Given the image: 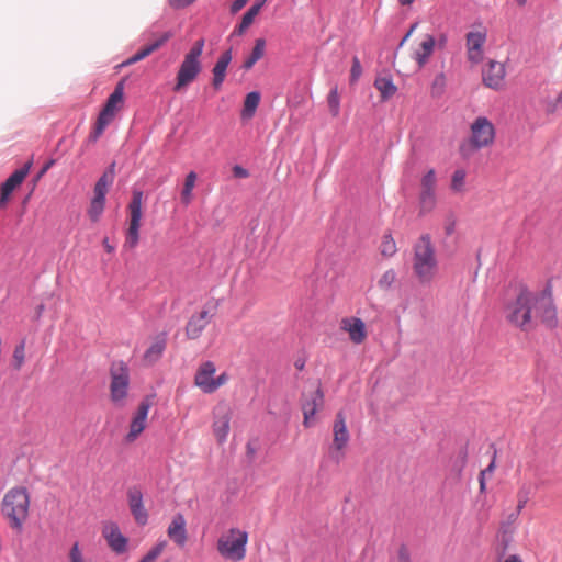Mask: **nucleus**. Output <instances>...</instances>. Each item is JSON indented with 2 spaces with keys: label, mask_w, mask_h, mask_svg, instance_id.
<instances>
[{
  "label": "nucleus",
  "mask_w": 562,
  "mask_h": 562,
  "mask_svg": "<svg viewBox=\"0 0 562 562\" xmlns=\"http://www.w3.org/2000/svg\"><path fill=\"white\" fill-rule=\"evenodd\" d=\"M438 270L436 248L430 234H423L413 246V271L422 284H429Z\"/></svg>",
  "instance_id": "nucleus-1"
},
{
  "label": "nucleus",
  "mask_w": 562,
  "mask_h": 562,
  "mask_svg": "<svg viewBox=\"0 0 562 562\" xmlns=\"http://www.w3.org/2000/svg\"><path fill=\"white\" fill-rule=\"evenodd\" d=\"M30 495L25 487L9 490L1 503V512L9 519L10 527L19 532L29 516Z\"/></svg>",
  "instance_id": "nucleus-2"
},
{
  "label": "nucleus",
  "mask_w": 562,
  "mask_h": 562,
  "mask_svg": "<svg viewBox=\"0 0 562 562\" xmlns=\"http://www.w3.org/2000/svg\"><path fill=\"white\" fill-rule=\"evenodd\" d=\"M535 294L521 285L515 301L506 306V319L522 331L535 328L531 312L533 311Z\"/></svg>",
  "instance_id": "nucleus-3"
},
{
  "label": "nucleus",
  "mask_w": 562,
  "mask_h": 562,
  "mask_svg": "<svg viewBox=\"0 0 562 562\" xmlns=\"http://www.w3.org/2000/svg\"><path fill=\"white\" fill-rule=\"evenodd\" d=\"M248 533L236 528H232L228 535L223 536L217 541V551L228 560L240 561L246 555V544Z\"/></svg>",
  "instance_id": "nucleus-4"
},
{
  "label": "nucleus",
  "mask_w": 562,
  "mask_h": 562,
  "mask_svg": "<svg viewBox=\"0 0 562 562\" xmlns=\"http://www.w3.org/2000/svg\"><path fill=\"white\" fill-rule=\"evenodd\" d=\"M110 397L115 405L122 406L130 387V370L123 360L112 362L110 367Z\"/></svg>",
  "instance_id": "nucleus-5"
},
{
  "label": "nucleus",
  "mask_w": 562,
  "mask_h": 562,
  "mask_svg": "<svg viewBox=\"0 0 562 562\" xmlns=\"http://www.w3.org/2000/svg\"><path fill=\"white\" fill-rule=\"evenodd\" d=\"M533 311L536 317H540L546 327L553 329L558 326L557 308L553 303L550 283L546 285L540 294L535 295Z\"/></svg>",
  "instance_id": "nucleus-6"
},
{
  "label": "nucleus",
  "mask_w": 562,
  "mask_h": 562,
  "mask_svg": "<svg viewBox=\"0 0 562 562\" xmlns=\"http://www.w3.org/2000/svg\"><path fill=\"white\" fill-rule=\"evenodd\" d=\"M143 191L134 189L132 192V200L128 203L130 225L126 232L124 246L127 248H135L139 241V228L142 220V203Z\"/></svg>",
  "instance_id": "nucleus-7"
},
{
  "label": "nucleus",
  "mask_w": 562,
  "mask_h": 562,
  "mask_svg": "<svg viewBox=\"0 0 562 562\" xmlns=\"http://www.w3.org/2000/svg\"><path fill=\"white\" fill-rule=\"evenodd\" d=\"M495 137L494 125L485 117L479 116L471 126V144L475 149L486 147Z\"/></svg>",
  "instance_id": "nucleus-8"
},
{
  "label": "nucleus",
  "mask_w": 562,
  "mask_h": 562,
  "mask_svg": "<svg viewBox=\"0 0 562 562\" xmlns=\"http://www.w3.org/2000/svg\"><path fill=\"white\" fill-rule=\"evenodd\" d=\"M202 70L200 60L184 55L182 63L176 77V85L173 91H180L191 82H193Z\"/></svg>",
  "instance_id": "nucleus-9"
},
{
  "label": "nucleus",
  "mask_w": 562,
  "mask_h": 562,
  "mask_svg": "<svg viewBox=\"0 0 562 562\" xmlns=\"http://www.w3.org/2000/svg\"><path fill=\"white\" fill-rule=\"evenodd\" d=\"M324 405V392L321 383L318 382L317 387L308 395L303 394L302 411H303V425L308 428L312 426V418L315 416L317 411Z\"/></svg>",
  "instance_id": "nucleus-10"
},
{
  "label": "nucleus",
  "mask_w": 562,
  "mask_h": 562,
  "mask_svg": "<svg viewBox=\"0 0 562 562\" xmlns=\"http://www.w3.org/2000/svg\"><path fill=\"white\" fill-rule=\"evenodd\" d=\"M32 161H27L23 167L16 169L0 188V209H4L10 200V195L27 176Z\"/></svg>",
  "instance_id": "nucleus-11"
},
{
  "label": "nucleus",
  "mask_w": 562,
  "mask_h": 562,
  "mask_svg": "<svg viewBox=\"0 0 562 562\" xmlns=\"http://www.w3.org/2000/svg\"><path fill=\"white\" fill-rule=\"evenodd\" d=\"M151 406L149 397H145L138 405L135 416L132 418L130 425V431L127 432L125 440L133 442L146 427V419Z\"/></svg>",
  "instance_id": "nucleus-12"
},
{
  "label": "nucleus",
  "mask_w": 562,
  "mask_h": 562,
  "mask_svg": "<svg viewBox=\"0 0 562 562\" xmlns=\"http://www.w3.org/2000/svg\"><path fill=\"white\" fill-rule=\"evenodd\" d=\"M127 501L130 510L139 526H145L148 521V513L143 504V493L139 487L132 486L127 490Z\"/></svg>",
  "instance_id": "nucleus-13"
},
{
  "label": "nucleus",
  "mask_w": 562,
  "mask_h": 562,
  "mask_svg": "<svg viewBox=\"0 0 562 562\" xmlns=\"http://www.w3.org/2000/svg\"><path fill=\"white\" fill-rule=\"evenodd\" d=\"M505 78V67L503 64L491 60L487 67L483 69V82L486 87L499 90Z\"/></svg>",
  "instance_id": "nucleus-14"
},
{
  "label": "nucleus",
  "mask_w": 562,
  "mask_h": 562,
  "mask_svg": "<svg viewBox=\"0 0 562 562\" xmlns=\"http://www.w3.org/2000/svg\"><path fill=\"white\" fill-rule=\"evenodd\" d=\"M465 38L468 48V59L474 64L480 63L483 58V45L486 41V33L469 32Z\"/></svg>",
  "instance_id": "nucleus-15"
},
{
  "label": "nucleus",
  "mask_w": 562,
  "mask_h": 562,
  "mask_svg": "<svg viewBox=\"0 0 562 562\" xmlns=\"http://www.w3.org/2000/svg\"><path fill=\"white\" fill-rule=\"evenodd\" d=\"M172 31H166L164 32L156 41L150 43L149 45H146L142 49H139L136 54H134L132 57L123 61L120 66H130L133 65L147 56H149L155 50L159 49L161 46H164L171 37H173Z\"/></svg>",
  "instance_id": "nucleus-16"
},
{
  "label": "nucleus",
  "mask_w": 562,
  "mask_h": 562,
  "mask_svg": "<svg viewBox=\"0 0 562 562\" xmlns=\"http://www.w3.org/2000/svg\"><path fill=\"white\" fill-rule=\"evenodd\" d=\"M210 319L211 316L206 310L191 315L184 328L187 338L191 340L198 339L210 323Z\"/></svg>",
  "instance_id": "nucleus-17"
},
{
  "label": "nucleus",
  "mask_w": 562,
  "mask_h": 562,
  "mask_svg": "<svg viewBox=\"0 0 562 562\" xmlns=\"http://www.w3.org/2000/svg\"><path fill=\"white\" fill-rule=\"evenodd\" d=\"M341 329L349 334V338L353 344H361L367 337L364 322L358 317L344 318L341 321Z\"/></svg>",
  "instance_id": "nucleus-18"
},
{
  "label": "nucleus",
  "mask_w": 562,
  "mask_h": 562,
  "mask_svg": "<svg viewBox=\"0 0 562 562\" xmlns=\"http://www.w3.org/2000/svg\"><path fill=\"white\" fill-rule=\"evenodd\" d=\"M109 547L116 554H123L127 551V538L120 531L117 525L112 524L109 529L103 531Z\"/></svg>",
  "instance_id": "nucleus-19"
},
{
  "label": "nucleus",
  "mask_w": 562,
  "mask_h": 562,
  "mask_svg": "<svg viewBox=\"0 0 562 562\" xmlns=\"http://www.w3.org/2000/svg\"><path fill=\"white\" fill-rule=\"evenodd\" d=\"M232 58V48H228L225 52H223L220 55L218 59L216 60L212 69V86L214 87L215 90H218L222 87L226 77L227 67L231 64Z\"/></svg>",
  "instance_id": "nucleus-20"
},
{
  "label": "nucleus",
  "mask_w": 562,
  "mask_h": 562,
  "mask_svg": "<svg viewBox=\"0 0 562 562\" xmlns=\"http://www.w3.org/2000/svg\"><path fill=\"white\" fill-rule=\"evenodd\" d=\"M124 82H125V79H122L121 81H119L116 83L114 91L110 94L102 111L99 113L100 116H103V117L112 121V119L115 115L117 103L123 102Z\"/></svg>",
  "instance_id": "nucleus-21"
},
{
  "label": "nucleus",
  "mask_w": 562,
  "mask_h": 562,
  "mask_svg": "<svg viewBox=\"0 0 562 562\" xmlns=\"http://www.w3.org/2000/svg\"><path fill=\"white\" fill-rule=\"evenodd\" d=\"M333 430V449L340 451L347 446L349 441V432L347 430L345 416L341 412H338L336 415Z\"/></svg>",
  "instance_id": "nucleus-22"
},
{
  "label": "nucleus",
  "mask_w": 562,
  "mask_h": 562,
  "mask_svg": "<svg viewBox=\"0 0 562 562\" xmlns=\"http://www.w3.org/2000/svg\"><path fill=\"white\" fill-rule=\"evenodd\" d=\"M168 536L179 546H183L187 541L186 519L182 514L178 513L173 516L169 527Z\"/></svg>",
  "instance_id": "nucleus-23"
},
{
  "label": "nucleus",
  "mask_w": 562,
  "mask_h": 562,
  "mask_svg": "<svg viewBox=\"0 0 562 562\" xmlns=\"http://www.w3.org/2000/svg\"><path fill=\"white\" fill-rule=\"evenodd\" d=\"M215 371H216V368L212 361L203 362L200 366V368L198 369L195 376H194V383L204 393H206V390L209 387L210 382L213 380V374L215 373Z\"/></svg>",
  "instance_id": "nucleus-24"
},
{
  "label": "nucleus",
  "mask_w": 562,
  "mask_h": 562,
  "mask_svg": "<svg viewBox=\"0 0 562 562\" xmlns=\"http://www.w3.org/2000/svg\"><path fill=\"white\" fill-rule=\"evenodd\" d=\"M166 345H167L166 333H161L160 335H158L155 338V341L145 351L144 360L149 364L157 362L161 358V356L166 349Z\"/></svg>",
  "instance_id": "nucleus-25"
},
{
  "label": "nucleus",
  "mask_w": 562,
  "mask_h": 562,
  "mask_svg": "<svg viewBox=\"0 0 562 562\" xmlns=\"http://www.w3.org/2000/svg\"><path fill=\"white\" fill-rule=\"evenodd\" d=\"M231 417L226 411H221L215 414L213 423V432L220 443H223L229 431Z\"/></svg>",
  "instance_id": "nucleus-26"
},
{
  "label": "nucleus",
  "mask_w": 562,
  "mask_h": 562,
  "mask_svg": "<svg viewBox=\"0 0 562 562\" xmlns=\"http://www.w3.org/2000/svg\"><path fill=\"white\" fill-rule=\"evenodd\" d=\"M436 45V40L432 35L427 34L420 43V49L415 53V60L419 68H423L431 56Z\"/></svg>",
  "instance_id": "nucleus-27"
},
{
  "label": "nucleus",
  "mask_w": 562,
  "mask_h": 562,
  "mask_svg": "<svg viewBox=\"0 0 562 562\" xmlns=\"http://www.w3.org/2000/svg\"><path fill=\"white\" fill-rule=\"evenodd\" d=\"M266 40L260 37L255 41V46L250 55L245 59L243 69L250 70L255 64L260 60L265 55Z\"/></svg>",
  "instance_id": "nucleus-28"
},
{
  "label": "nucleus",
  "mask_w": 562,
  "mask_h": 562,
  "mask_svg": "<svg viewBox=\"0 0 562 562\" xmlns=\"http://www.w3.org/2000/svg\"><path fill=\"white\" fill-rule=\"evenodd\" d=\"M374 87L376 88V90H379V92L381 94V99L383 101L389 100L397 91V88L393 83V80L391 77H378L374 80Z\"/></svg>",
  "instance_id": "nucleus-29"
},
{
  "label": "nucleus",
  "mask_w": 562,
  "mask_h": 562,
  "mask_svg": "<svg viewBox=\"0 0 562 562\" xmlns=\"http://www.w3.org/2000/svg\"><path fill=\"white\" fill-rule=\"evenodd\" d=\"M260 98L261 97L258 91H251L246 95L241 111V116L244 119H251L255 115V112L260 102Z\"/></svg>",
  "instance_id": "nucleus-30"
},
{
  "label": "nucleus",
  "mask_w": 562,
  "mask_h": 562,
  "mask_svg": "<svg viewBox=\"0 0 562 562\" xmlns=\"http://www.w3.org/2000/svg\"><path fill=\"white\" fill-rule=\"evenodd\" d=\"M419 203L422 213L430 212L436 204L435 191L422 189Z\"/></svg>",
  "instance_id": "nucleus-31"
},
{
  "label": "nucleus",
  "mask_w": 562,
  "mask_h": 562,
  "mask_svg": "<svg viewBox=\"0 0 562 562\" xmlns=\"http://www.w3.org/2000/svg\"><path fill=\"white\" fill-rule=\"evenodd\" d=\"M105 206V200L99 198H92L90 206L88 209V215L90 220L95 223L100 220Z\"/></svg>",
  "instance_id": "nucleus-32"
},
{
  "label": "nucleus",
  "mask_w": 562,
  "mask_h": 562,
  "mask_svg": "<svg viewBox=\"0 0 562 562\" xmlns=\"http://www.w3.org/2000/svg\"><path fill=\"white\" fill-rule=\"evenodd\" d=\"M380 251H381V255L384 257H393L396 254V251H397L396 243L393 239L391 233H386L383 235L382 243L380 246Z\"/></svg>",
  "instance_id": "nucleus-33"
},
{
  "label": "nucleus",
  "mask_w": 562,
  "mask_h": 562,
  "mask_svg": "<svg viewBox=\"0 0 562 562\" xmlns=\"http://www.w3.org/2000/svg\"><path fill=\"white\" fill-rule=\"evenodd\" d=\"M195 180L196 173L194 171H190L186 177L184 186L181 192V201L186 205L189 204L191 201L192 189L195 184Z\"/></svg>",
  "instance_id": "nucleus-34"
},
{
  "label": "nucleus",
  "mask_w": 562,
  "mask_h": 562,
  "mask_svg": "<svg viewBox=\"0 0 562 562\" xmlns=\"http://www.w3.org/2000/svg\"><path fill=\"white\" fill-rule=\"evenodd\" d=\"M110 120L98 115L95 125L93 127V131L88 136V142L94 143L99 139V137L103 134L105 127L110 124Z\"/></svg>",
  "instance_id": "nucleus-35"
},
{
  "label": "nucleus",
  "mask_w": 562,
  "mask_h": 562,
  "mask_svg": "<svg viewBox=\"0 0 562 562\" xmlns=\"http://www.w3.org/2000/svg\"><path fill=\"white\" fill-rule=\"evenodd\" d=\"M112 183L113 181L111 179L101 176L94 184L93 196L105 200L106 193Z\"/></svg>",
  "instance_id": "nucleus-36"
},
{
  "label": "nucleus",
  "mask_w": 562,
  "mask_h": 562,
  "mask_svg": "<svg viewBox=\"0 0 562 562\" xmlns=\"http://www.w3.org/2000/svg\"><path fill=\"white\" fill-rule=\"evenodd\" d=\"M166 546L167 542L165 540L157 542L138 562H156Z\"/></svg>",
  "instance_id": "nucleus-37"
},
{
  "label": "nucleus",
  "mask_w": 562,
  "mask_h": 562,
  "mask_svg": "<svg viewBox=\"0 0 562 562\" xmlns=\"http://www.w3.org/2000/svg\"><path fill=\"white\" fill-rule=\"evenodd\" d=\"M395 280L396 272L393 269H389L382 274V277L378 281V285L380 286V289L387 291L392 288Z\"/></svg>",
  "instance_id": "nucleus-38"
},
{
  "label": "nucleus",
  "mask_w": 562,
  "mask_h": 562,
  "mask_svg": "<svg viewBox=\"0 0 562 562\" xmlns=\"http://www.w3.org/2000/svg\"><path fill=\"white\" fill-rule=\"evenodd\" d=\"M465 171L463 169H457L451 179V189L456 192H460L463 189L465 180Z\"/></svg>",
  "instance_id": "nucleus-39"
},
{
  "label": "nucleus",
  "mask_w": 562,
  "mask_h": 562,
  "mask_svg": "<svg viewBox=\"0 0 562 562\" xmlns=\"http://www.w3.org/2000/svg\"><path fill=\"white\" fill-rule=\"evenodd\" d=\"M530 488L522 485L517 492V508L516 510L521 512L529 501Z\"/></svg>",
  "instance_id": "nucleus-40"
},
{
  "label": "nucleus",
  "mask_w": 562,
  "mask_h": 562,
  "mask_svg": "<svg viewBox=\"0 0 562 562\" xmlns=\"http://www.w3.org/2000/svg\"><path fill=\"white\" fill-rule=\"evenodd\" d=\"M327 102L331 114L337 116L339 113V95L336 87L330 90Z\"/></svg>",
  "instance_id": "nucleus-41"
},
{
  "label": "nucleus",
  "mask_w": 562,
  "mask_h": 562,
  "mask_svg": "<svg viewBox=\"0 0 562 562\" xmlns=\"http://www.w3.org/2000/svg\"><path fill=\"white\" fill-rule=\"evenodd\" d=\"M204 43H205L204 38H200V40L195 41L193 46L190 48V50L186 55L200 60V57L203 53Z\"/></svg>",
  "instance_id": "nucleus-42"
},
{
  "label": "nucleus",
  "mask_w": 562,
  "mask_h": 562,
  "mask_svg": "<svg viewBox=\"0 0 562 562\" xmlns=\"http://www.w3.org/2000/svg\"><path fill=\"white\" fill-rule=\"evenodd\" d=\"M361 74H362V67H361L360 60L357 56H355L352 58V65H351V69H350V82L351 83L357 82L358 79L360 78Z\"/></svg>",
  "instance_id": "nucleus-43"
},
{
  "label": "nucleus",
  "mask_w": 562,
  "mask_h": 562,
  "mask_svg": "<svg viewBox=\"0 0 562 562\" xmlns=\"http://www.w3.org/2000/svg\"><path fill=\"white\" fill-rule=\"evenodd\" d=\"M259 5L260 4H252L243 15L241 22L245 24H248L249 26L252 24L255 18L259 13Z\"/></svg>",
  "instance_id": "nucleus-44"
},
{
  "label": "nucleus",
  "mask_w": 562,
  "mask_h": 562,
  "mask_svg": "<svg viewBox=\"0 0 562 562\" xmlns=\"http://www.w3.org/2000/svg\"><path fill=\"white\" fill-rule=\"evenodd\" d=\"M436 183L435 170L430 169L422 179V188L427 190H434Z\"/></svg>",
  "instance_id": "nucleus-45"
},
{
  "label": "nucleus",
  "mask_w": 562,
  "mask_h": 562,
  "mask_svg": "<svg viewBox=\"0 0 562 562\" xmlns=\"http://www.w3.org/2000/svg\"><path fill=\"white\" fill-rule=\"evenodd\" d=\"M226 373L220 374L217 378H213V380L210 382L209 387L206 390V393H213L215 392L220 386L226 383L227 381Z\"/></svg>",
  "instance_id": "nucleus-46"
},
{
  "label": "nucleus",
  "mask_w": 562,
  "mask_h": 562,
  "mask_svg": "<svg viewBox=\"0 0 562 562\" xmlns=\"http://www.w3.org/2000/svg\"><path fill=\"white\" fill-rule=\"evenodd\" d=\"M521 512L515 510L514 513H510L506 520L502 522L501 527L504 533L509 531L510 525L515 524L518 519Z\"/></svg>",
  "instance_id": "nucleus-47"
},
{
  "label": "nucleus",
  "mask_w": 562,
  "mask_h": 562,
  "mask_svg": "<svg viewBox=\"0 0 562 562\" xmlns=\"http://www.w3.org/2000/svg\"><path fill=\"white\" fill-rule=\"evenodd\" d=\"M69 559H70V562H85L83 557L79 550V546L77 542L70 549Z\"/></svg>",
  "instance_id": "nucleus-48"
},
{
  "label": "nucleus",
  "mask_w": 562,
  "mask_h": 562,
  "mask_svg": "<svg viewBox=\"0 0 562 562\" xmlns=\"http://www.w3.org/2000/svg\"><path fill=\"white\" fill-rule=\"evenodd\" d=\"M13 357L14 360L18 362L16 368L19 369L24 360V342L15 347Z\"/></svg>",
  "instance_id": "nucleus-49"
},
{
  "label": "nucleus",
  "mask_w": 562,
  "mask_h": 562,
  "mask_svg": "<svg viewBox=\"0 0 562 562\" xmlns=\"http://www.w3.org/2000/svg\"><path fill=\"white\" fill-rule=\"evenodd\" d=\"M195 0H168V4L175 9L180 10L191 5Z\"/></svg>",
  "instance_id": "nucleus-50"
},
{
  "label": "nucleus",
  "mask_w": 562,
  "mask_h": 562,
  "mask_svg": "<svg viewBox=\"0 0 562 562\" xmlns=\"http://www.w3.org/2000/svg\"><path fill=\"white\" fill-rule=\"evenodd\" d=\"M398 562H411V555L407 547L402 544L397 552Z\"/></svg>",
  "instance_id": "nucleus-51"
},
{
  "label": "nucleus",
  "mask_w": 562,
  "mask_h": 562,
  "mask_svg": "<svg viewBox=\"0 0 562 562\" xmlns=\"http://www.w3.org/2000/svg\"><path fill=\"white\" fill-rule=\"evenodd\" d=\"M233 175L236 178L244 179V178H247L249 176V172L244 167H241L239 165H235L233 167Z\"/></svg>",
  "instance_id": "nucleus-52"
},
{
  "label": "nucleus",
  "mask_w": 562,
  "mask_h": 562,
  "mask_svg": "<svg viewBox=\"0 0 562 562\" xmlns=\"http://www.w3.org/2000/svg\"><path fill=\"white\" fill-rule=\"evenodd\" d=\"M248 2V0H235L231 5V13L236 14L239 12Z\"/></svg>",
  "instance_id": "nucleus-53"
},
{
  "label": "nucleus",
  "mask_w": 562,
  "mask_h": 562,
  "mask_svg": "<svg viewBox=\"0 0 562 562\" xmlns=\"http://www.w3.org/2000/svg\"><path fill=\"white\" fill-rule=\"evenodd\" d=\"M56 160L55 159H49L48 161H46L43 167L41 168V170L38 171L37 176H36V180H38L41 177H43L54 165H55Z\"/></svg>",
  "instance_id": "nucleus-54"
},
{
  "label": "nucleus",
  "mask_w": 562,
  "mask_h": 562,
  "mask_svg": "<svg viewBox=\"0 0 562 562\" xmlns=\"http://www.w3.org/2000/svg\"><path fill=\"white\" fill-rule=\"evenodd\" d=\"M102 177H105L108 179H111L114 181L115 178V161L111 162L106 170L102 173Z\"/></svg>",
  "instance_id": "nucleus-55"
},
{
  "label": "nucleus",
  "mask_w": 562,
  "mask_h": 562,
  "mask_svg": "<svg viewBox=\"0 0 562 562\" xmlns=\"http://www.w3.org/2000/svg\"><path fill=\"white\" fill-rule=\"evenodd\" d=\"M249 29V25L248 24H245L244 22L240 21V23L238 25H236V27L234 29L233 31V35H237V36H240L243 35L247 30Z\"/></svg>",
  "instance_id": "nucleus-56"
},
{
  "label": "nucleus",
  "mask_w": 562,
  "mask_h": 562,
  "mask_svg": "<svg viewBox=\"0 0 562 562\" xmlns=\"http://www.w3.org/2000/svg\"><path fill=\"white\" fill-rule=\"evenodd\" d=\"M495 457H496V452L494 453V457L491 461V463L484 469L482 470L480 473H484V477L488 474H493L494 470H495Z\"/></svg>",
  "instance_id": "nucleus-57"
},
{
  "label": "nucleus",
  "mask_w": 562,
  "mask_h": 562,
  "mask_svg": "<svg viewBox=\"0 0 562 562\" xmlns=\"http://www.w3.org/2000/svg\"><path fill=\"white\" fill-rule=\"evenodd\" d=\"M256 452H257V449L256 447L252 445V442H248L246 445V453H247V457L252 460L256 456Z\"/></svg>",
  "instance_id": "nucleus-58"
},
{
  "label": "nucleus",
  "mask_w": 562,
  "mask_h": 562,
  "mask_svg": "<svg viewBox=\"0 0 562 562\" xmlns=\"http://www.w3.org/2000/svg\"><path fill=\"white\" fill-rule=\"evenodd\" d=\"M454 228H456V222L454 221H450L446 224L445 226V233L447 236H450L454 233Z\"/></svg>",
  "instance_id": "nucleus-59"
},
{
  "label": "nucleus",
  "mask_w": 562,
  "mask_h": 562,
  "mask_svg": "<svg viewBox=\"0 0 562 562\" xmlns=\"http://www.w3.org/2000/svg\"><path fill=\"white\" fill-rule=\"evenodd\" d=\"M479 483H480V492L484 493L486 490V480L484 477V473H480Z\"/></svg>",
  "instance_id": "nucleus-60"
},
{
  "label": "nucleus",
  "mask_w": 562,
  "mask_h": 562,
  "mask_svg": "<svg viewBox=\"0 0 562 562\" xmlns=\"http://www.w3.org/2000/svg\"><path fill=\"white\" fill-rule=\"evenodd\" d=\"M102 244H103V246H104L105 250H106L109 254H111V252H113V251H114V249H115V248H114V246H112V245L110 244V241H109V238H108V237H105V238L103 239Z\"/></svg>",
  "instance_id": "nucleus-61"
},
{
  "label": "nucleus",
  "mask_w": 562,
  "mask_h": 562,
  "mask_svg": "<svg viewBox=\"0 0 562 562\" xmlns=\"http://www.w3.org/2000/svg\"><path fill=\"white\" fill-rule=\"evenodd\" d=\"M504 562H522V560L517 554H510L506 558Z\"/></svg>",
  "instance_id": "nucleus-62"
},
{
  "label": "nucleus",
  "mask_w": 562,
  "mask_h": 562,
  "mask_svg": "<svg viewBox=\"0 0 562 562\" xmlns=\"http://www.w3.org/2000/svg\"><path fill=\"white\" fill-rule=\"evenodd\" d=\"M330 457L337 462L339 463L341 458L344 457V453H334V451L331 450L330 451Z\"/></svg>",
  "instance_id": "nucleus-63"
},
{
  "label": "nucleus",
  "mask_w": 562,
  "mask_h": 562,
  "mask_svg": "<svg viewBox=\"0 0 562 562\" xmlns=\"http://www.w3.org/2000/svg\"><path fill=\"white\" fill-rule=\"evenodd\" d=\"M460 456H461V467H463L465 464V460H467V450L462 449L460 451Z\"/></svg>",
  "instance_id": "nucleus-64"
}]
</instances>
